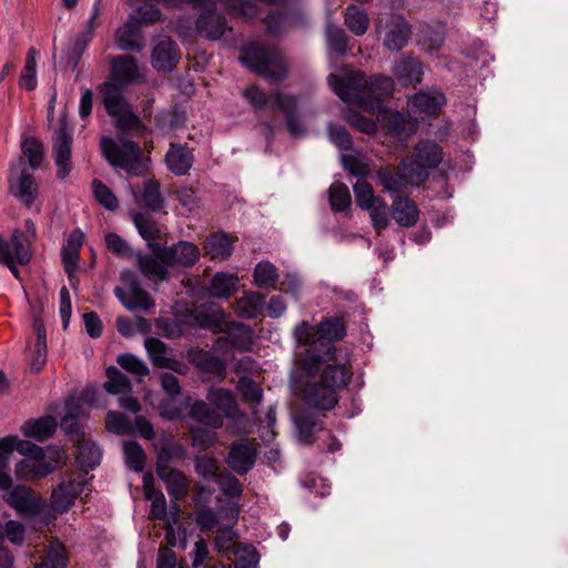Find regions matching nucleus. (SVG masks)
Here are the masks:
<instances>
[{"label": "nucleus", "mask_w": 568, "mask_h": 568, "mask_svg": "<svg viewBox=\"0 0 568 568\" xmlns=\"http://www.w3.org/2000/svg\"><path fill=\"white\" fill-rule=\"evenodd\" d=\"M375 28L383 38V45L389 51L405 48L413 33L412 26L402 14L378 19Z\"/></svg>", "instance_id": "obj_11"}, {"label": "nucleus", "mask_w": 568, "mask_h": 568, "mask_svg": "<svg viewBox=\"0 0 568 568\" xmlns=\"http://www.w3.org/2000/svg\"><path fill=\"white\" fill-rule=\"evenodd\" d=\"M257 454L255 439L242 437L231 444L225 462L235 474L243 476L254 468Z\"/></svg>", "instance_id": "obj_13"}, {"label": "nucleus", "mask_w": 568, "mask_h": 568, "mask_svg": "<svg viewBox=\"0 0 568 568\" xmlns=\"http://www.w3.org/2000/svg\"><path fill=\"white\" fill-rule=\"evenodd\" d=\"M241 63L263 75L272 83L283 81L287 75L284 57L274 48L252 44L243 50Z\"/></svg>", "instance_id": "obj_5"}, {"label": "nucleus", "mask_w": 568, "mask_h": 568, "mask_svg": "<svg viewBox=\"0 0 568 568\" xmlns=\"http://www.w3.org/2000/svg\"><path fill=\"white\" fill-rule=\"evenodd\" d=\"M37 50L30 48L27 52L26 64L21 71L19 78V84L21 88L32 91L37 88Z\"/></svg>", "instance_id": "obj_44"}, {"label": "nucleus", "mask_w": 568, "mask_h": 568, "mask_svg": "<svg viewBox=\"0 0 568 568\" xmlns=\"http://www.w3.org/2000/svg\"><path fill=\"white\" fill-rule=\"evenodd\" d=\"M136 266L145 278L154 282L169 280L168 265H164L155 255L136 254Z\"/></svg>", "instance_id": "obj_34"}, {"label": "nucleus", "mask_w": 568, "mask_h": 568, "mask_svg": "<svg viewBox=\"0 0 568 568\" xmlns=\"http://www.w3.org/2000/svg\"><path fill=\"white\" fill-rule=\"evenodd\" d=\"M135 202L151 212H160L164 207V197L161 193L160 183L156 180H145L142 183L140 193L133 191Z\"/></svg>", "instance_id": "obj_27"}, {"label": "nucleus", "mask_w": 568, "mask_h": 568, "mask_svg": "<svg viewBox=\"0 0 568 568\" xmlns=\"http://www.w3.org/2000/svg\"><path fill=\"white\" fill-rule=\"evenodd\" d=\"M105 420L109 430L115 434L125 435L133 433L132 422L120 412H108Z\"/></svg>", "instance_id": "obj_61"}, {"label": "nucleus", "mask_w": 568, "mask_h": 568, "mask_svg": "<svg viewBox=\"0 0 568 568\" xmlns=\"http://www.w3.org/2000/svg\"><path fill=\"white\" fill-rule=\"evenodd\" d=\"M344 21L348 30L355 36L365 34L369 27V18L366 11L355 4L346 8Z\"/></svg>", "instance_id": "obj_43"}, {"label": "nucleus", "mask_w": 568, "mask_h": 568, "mask_svg": "<svg viewBox=\"0 0 568 568\" xmlns=\"http://www.w3.org/2000/svg\"><path fill=\"white\" fill-rule=\"evenodd\" d=\"M150 248L169 267H192L200 260V248L192 242L180 240L171 245L150 244Z\"/></svg>", "instance_id": "obj_9"}, {"label": "nucleus", "mask_w": 568, "mask_h": 568, "mask_svg": "<svg viewBox=\"0 0 568 568\" xmlns=\"http://www.w3.org/2000/svg\"><path fill=\"white\" fill-rule=\"evenodd\" d=\"M305 398L311 406L320 410H331L338 402L337 390L321 381L307 385Z\"/></svg>", "instance_id": "obj_23"}, {"label": "nucleus", "mask_w": 568, "mask_h": 568, "mask_svg": "<svg viewBox=\"0 0 568 568\" xmlns=\"http://www.w3.org/2000/svg\"><path fill=\"white\" fill-rule=\"evenodd\" d=\"M195 473L204 479H214L217 476L220 465L215 457L203 455L194 459Z\"/></svg>", "instance_id": "obj_60"}, {"label": "nucleus", "mask_w": 568, "mask_h": 568, "mask_svg": "<svg viewBox=\"0 0 568 568\" xmlns=\"http://www.w3.org/2000/svg\"><path fill=\"white\" fill-rule=\"evenodd\" d=\"M68 412L62 417L60 422V426L63 429V432L67 435L74 436L78 442L83 438V432L81 429L80 423H79V406L73 405L70 406L69 403L67 404Z\"/></svg>", "instance_id": "obj_54"}, {"label": "nucleus", "mask_w": 568, "mask_h": 568, "mask_svg": "<svg viewBox=\"0 0 568 568\" xmlns=\"http://www.w3.org/2000/svg\"><path fill=\"white\" fill-rule=\"evenodd\" d=\"M59 128L52 134V152L57 166V178L64 180L72 171L73 128L67 116L59 118Z\"/></svg>", "instance_id": "obj_8"}, {"label": "nucleus", "mask_w": 568, "mask_h": 568, "mask_svg": "<svg viewBox=\"0 0 568 568\" xmlns=\"http://www.w3.org/2000/svg\"><path fill=\"white\" fill-rule=\"evenodd\" d=\"M116 363L130 374L144 377L149 375V367L143 361L131 353H123L116 357Z\"/></svg>", "instance_id": "obj_58"}, {"label": "nucleus", "mask_w": 568, "mask_h": 568, "mask_svg": "<svg viewBox=\"0 0 568 568\" xmlns=\"http://www.w3.org/2000/svg\"><path fill=\"white\" fill-rule=\"evenodd\" d=\"M204 248L211 260L225 261L233 253V243L225 233H214L207 237Z\"/></svg>", "instance_id": "obj_39"}, {"label": "nucleus", "mask_w": 568, "mask_h": 568, "mask_svg": "<svg viewBox=\"0 0 568 568\" xmlns=\"http://www.w3.org/2000/svg\"><path fill=\"white\" fill-rule=\"evenodd\" d=\"M84 483L75 479L62 480L58 484L51 494L50 504L54 511L59 514L67 513L82 494Z\"/></svg>", "instance_id": "obj_18"}, {"label": "nucleus", "mask_w": 568, "mask_h": 568, "mask_svg": "<svg viewBox=\"0 0 568 568\" xmlns=\"http://www.w3.org/2000/svg\"><path fill=\"white\" fill-rule=\"evenodd\" d=\"M171 459L170 447H163L156 459V475L165 484L171 499L182 500L189 494V480L183 471L170 467Z\"/></svg>", "instance_id": "obj_12"}, {"label": "nucleus", "mask_w": 568, "mask_h": 568, "mask_svg": "<svg viewBox=\"0 0 568 568\" xmlns=\"http://www.w3.org/2000/svg\"><path fill=\"white\" fill-rule=\"evenodd\" d=\"M328 84L341 100L356 104L365 110L378 106L394 92L392 77L375 74L367 80L363 72L353 71L345 75L329 74Z\"/></svg>", "instance_id": "obj_1"}, {"label": "nucleus", "mask_w": 568, "mask_h": 568, "mask_svg": "<svg viewBox=\"0 0 568 568\" xmlns=\"http://www.w3.org/2000/svg\"><path fill=\"white\" fill-rule=\"evenodd\" d=\"M226 342L237 351H251L253 344V331L243 323H233L226 332Z\"/></svg>", "instance_id": "obj_40"}, {"label": "nucleus", "mask_w": 568, "mask_h": 568, "mask_svg": "<svg viewBox=\"0 0 568 568\" xmlns=\"http://www.w3.org/2000/svg\"><path fill=\"white\" fill-rule=\"evenodd\" d=\"M264 308V296L260 293H248L236 302V314L245 320L256 318Z\"/></svg>", "instance_id": "obj_42"}, {"label": "nucleus", "mask_w": 568, "mask_h": 568, "mask_svg": "<svg viewBox=\"0 0 568 568\" xmlns=\"http://www.w3.org/2000/svg\"><path fill=\"white\" fill-rule=\"evenodd\" d=\"M123 450L126 466L135 473L143 471L146 464V455L142 446L136 442H125Z\"/></svg>", "instance_id": "obj_46"}, {"label": "nucleus", "mask_w": 568, "mask_h": 568, "mask_svg": "<svg viewBox=\"0 0 568 568\" xmlns=\"http://www.w3.org/2000/svg\"><path fill=\"white\" fill-rule=\"evenodd\" d=\"M7 443L10 445V454L13 450H17L21 455L27 456V458L33 457L36 454H42L43 448L33 444L29 440L20 439L18 436H7L4 437Z\"/></svg>", "instance_id": "obj_63"}, {"label": "nucleus", "mask_w": 568, "mask_h": 568, "mask_svg": "<svg viewBox=\"0 0 568 568\" xmlns=\"http://www.w3.org/2000/svg\"><path fill=\"white\" fill-rule=\"evenodd\" d=\"M442 161L443 149L434 141L423 140L414 148L413 155L408 156V166L413 171L414 180L423 185L429 178V171Z\"/></svg>", "instance_id": "obj_10"}, {"label": "nucleus", "mask_w": 568, "mask_h": 568, "mask_svg": "<svg viewBox=\"0 0 568 568\" xmlns=\"http://www.w3.org/2000/svg\"><path fill=\"white\" fill-rule=\"evenodd\" d=\"M189 416L205 426L219 428L223 424L222 416L204 400H194L190 405Z\"/></svg>", "instance_id": "obj_38"}, {"label": "nucleus", "mask_w": 568, "mask_h": 568, "mask_svg": "<svg viewBox=\"0 0 568 568\" xmlns=\"http://www.w3.org/2000/svg\"><path fill=\"white\" fill-rule=\"evenodd\" d=\"M209 404L222 412L225 417L233 418L239 413L236 399L231 389L225 387H211L206 395Z\"/></svg>", "instance_id": "obj_32"}, {"label": "nucleus", "mask_w": 568, "mask_h": 568, "mask_svg": "<svg viewBox=\"0 0 568 568\" xmlns=\"http://www.w3.org/2000/svg\"><path fill=\"white\" fill-rule=\"evenodd\" d=\"M332 362L333 364H327L322 371L321 382L335 390L345 388L353 375L351 368L346 366L349 363L348 353L345 352L344 357L337 353V359Z\"/></svg>", "instance_id": "obj_21"}, {"label": "nucleus", "mask_w": 568, "mask_h": 568, "mask_svg": "<svg viewBox=\"0 0 568 568\" xmlns=\"http://www.w3.org/2000/svg\"><path fill=\"white\" fill-rule=\"evenodd\" d=\"M139 75L136 60L132 55H121L112 62L111 80L120 88L133 82Z\"/></svg>", "instance_id": "obj_30"}, {"label": "nucleus", "mask_w": 568, "mask_h": 568, "mask_svg": "<svg viewBox=\"0 0 568 568\" xmlns=\"http://www.w3.org/2000/svg\"><path fill=\"white\" fill-rule=\"evenodd\" d=\"M244 402L260 405L263 400V389L248 376H241L236 386Z\"/></svg>", "instance_id": "obj_51"}, {"label": "nucleus", "mask_w": 568, "mask_h": 568, "mask_svg": "<svg viewBox=\"0 0 568 568\" xmlns=\"http://www.w3.org/2000/svg\"><path fill=\"white\" fill-rule=\"evenodd\" d=\"M108 381L104 383V389L109 394H121L131 392L130 379L115 366H110L106 369Z\"/></svg>", "instance_id": "obj_48"}, {"label": "nucleus", "mask_w": 568, "mask_h": 568, "mask_svg": "<svg viewBox=\"0 0 568 568\" xmlns=\"http://www.w3.org/2000/svg\"><path fill=\"white\" fill-rule=\"evenodd\" d=\"M1 248L9 252L11 258L17 260L19 265H27L32 258L31 239L19 229L13 230L8 239L0 234Z\"/></svg>", "instance_id": "obj_20"}, {"label": "nucleus", "mask_w": 568, "mask_h": 568, "mask_svg": "<svg viewBox=\"0 0 568 568\" xmlns=\"http://www.w3.org/2000/svg\"><path fill=\"white\" fill-rule=\"evenodd\" d=\"M446 103V98L440 91H419L409 100V106L413 112L420 115H436Z\"/></svg>", "instance_id": "obj_26"}, {"label": "nucleus", "mask_w": 568, "mask_h": 568, "mask_svg": "<svg viewBox=\"0 0 568 568\" xmlns=\"http://www.w3.org/2000/svg\"><path fill=\"white\" fill-rule=\"evenodd\" d=\"M204 11L200 13L195 21L197 33L206 40H219L227 30V22L223 14L215 11V2L213 7L209 6L203 8Z\"/></svg>", "instance_id": "obj_17"}, {"label": "nucleus", "mask_w": 568, "mask_h": 568, "mask_svg": "<svg viewBox=\"0 0 568 568\" xmlns=\"http://www.w3.org/2000/svg\"><path fill=\"white\" fill-rule=\"evenodd\" d=\"M97 91L101 95L105 112L114 120L118 132L129 134L142 130L143 123L124 98L122 88L114 82H103L98 85Z\"/></svg>", "instance_id": "obj_3"}, {"label": "nucleus", "mask_w": 568, "mask_h": 568, "mask_svg": "<svg viewBox=\"0 0 568 568\" xmlns=\"http://www.w3.org/2000/svg\"><path fill=\"white\" fill-rule=\"evenodd\" d=\"M186 358L199 372L223 379L226 375V363L211 352L199 347L190 348Z\"/></svg>", "instance_id": "obj_19"}, {"label": "nucleus", "mask_w": 568, "mask_h": 568, "mask_svg": "<svg viewBox=\"0 0 568 568\" xmlns=\"http://www.w3.org/2000/svg\"><path fill=\"white\" fill-rule=\"evenodd\" d=\"M320 341L333 344L346 336L347 329L345 323L335 316L323 317L318 323Z\"/></svg>", "instance_id": "obj_41"}, {"label": "nucleus", "mask_w": 568, "mask_h": 568, "mask_svg": "<svg viewBox=\"0 0 568 568\" xmlns=\"http://www.w3.org/2000/svg\"><path fill=\"white\" fill-rule=\"evenodd\" d=\"M97 91L101 95L105 112L114 120L118 132L129 134L142 130L143 123L124 98L122 88L114 82H103L98 85Z\"/></svg>", "instance_id": "obj_4"}, {"label": "nucleus", "mask_w": 568, "mask_h": 568, "mask_svg": "<svg viewBox=\"0 0 568 568\" xmlns=\"http://www.w3.org/2000/svg\"><path fill=\"white\" fill-rule=\"evenodd\" d=\"M378 183L389 193H399L407 185L420 186L419 181L414 180L413 171L408 166V156H405L397 169L392 165L381 166L376 172Z\"/></svg>", "instance_id": "obj_15"}, {"label": "nucleus", "mask_w": 568, "mask_h": 568, "mask_svg": "<svg viewBox=\"0 0 568 568\" xmlns=\"http://www.w3.org/2000/svg\"><path fill=\"white\" fill-rule=\"evenodd\" d=\"M331 207L334 212H344L351 204V193L347 185L343 182H334L328 190Z\"/></svg>", "instance_id": "obj_45"}, {"label": "nucleus", "mask_w": 568, "mask_h": 568, "mask_svg": "<svg viewBox=\"0 0 568 568\" xmlns=\"http://www.w3.org/2000/svg\"><path fill=\"white\" fill-rule=\"evenodd\" d=\"M69 558L65 548L57 542L51 544L41 564L45 568H67Z\"/></svg>", "instance_id": "obj_57"}, {"label": "nucleus", "mask_w": 568, "mask_h": 568, "mask_svg": "<svg viewBox=\"0 0 568 568\" xmlns=\"http://www.w3.org/2000/svg\"><path fill=\"white\" fill-rule=\"evenodd\" d=\"M9 192L27 207H30L38 196V183L24 168L22 158L19 159L17 165L11 168Z\"/></svg>", "instance_id": "obj_14"}, {"label": "nucleus", "mask_w": 568, "mask_h": 568, "mask_svg": "<svg viewBox=\"0 0 568 568\" xmlns=\"http://www.w3.org/2000/svg\"><path fill=\"white\" fill-rule=\"evenodd\" d=\"M3 500L20 515L34 517L42 509L41 500L24 485H16L3 495Z\"/></svg>", "instance_id": "obj_16"}, {"label": "nucleus", "mask_w": 568, "mask_h": 568, "mask_svg": "<svg viewBox=\"0 0 568 568\" xmlns=\"http://www.w3.org/2000/svg\"><path fill=\"white\" fill-rule=\"evenodd\" d=\"M353 189L356 202L363 210H368L383 200L374 195L372 185L365 179H358Z\"/></svg>", "instance_id": "obj_52"}, {"label": "nucleus", "mask_w": 568, "mask_h": 568, "mask_svg": "<svg viewBox=\"0 0 568 568\" xmlns=\"http://www.w3.org/2000/svg\"><path fill=\"white\" fill-rule=\"evenodd\" d=\"M121 286L113 291L115 297L128 311L149 312L155 306L153 297L142 288L134 271L125 268L120 272Z\"/></svg>", "instance_id": "obj_7"}, {"label": "nucleus", "mask_w": 568, "mask_h": 568, "mask_svg": "<svg viewBox=\"0 0 568 568\" xmlns=\"http://www.w3.org/2000/svg\"><path fill=\"white\" fill-rule=\"evenodd\" d=\"M326 40L328 48L338 55H345L347 51V36L346 32L334 24L326 27Z\"/></svg>", "instance_id": "obj_56"}, {"label": "nucleus", "mask_w": 568, "mask_h": 568, "mask_svg": "<svg viewBox=\"0 0 568 568\" xmlns=\"http://www.w3.org/2000/svg\"><path fill=\"white\" fill-rule=\"evenodd\" d=\"M295 426L297 430V438L303 444H311L314 440V432L322 429L317 422L307 415H300L295 417Z\"/></svg>", "instance_id": "obj_55"}, {"label": "nucleus", "mask_w": 568, "mask_h": 568, "mask_svg": "<svg viewBox=\"0 0 568 568\" xmlns=\"http://www.w3.org/2000/svg\"><path fill=\"white\" fill-rule=\"evenodd\" d=\"M194 156L187 146L171 144L165 155L168 169L178 176L186 174L193 165Z\"/></svg>", "instance_id": "obj_28"}, {"label": "nucleus", "mask_w": 568, "mask_h": 568, "mask_svg": "<svg viewBox=\"0 0 568 568\" xmlns=\"http://www.w3.org/2000/svg\"><path fill=\"white\" fill-rule=\"evenodd\" d=\"M133 222L138 229L139 234L150 244H156L155 241L160 237V230L156 223L143 213H135Z\"/></svg>", "instance_id": "obj_49"}, {"label": "nucleus", "mask_w": 568, "mask_h": 568, "mask_svg": "<svg viewBox=\"0 0 568 568\" xmlns=\"http://www.w3.org/2000/svg\"><path fill=\"white\" fill-rule=\"evenodd\" d=\"M100 149L111 166L121 169L130 175L140 176L144 173V165L141 161L142 151L138 142L103 136L100 141Z\"/></svg>", "instance_id": "obj_6"}, {"label": "nucleus", "mask_w": 568, "mask_h": 568, "mask_svg": "<svg viewBox=\"0 0 568 568\" xmlns=\"http://www.w3.org/2000/svg\"><path fill=\"white\" fill-rule=\"evenodd\" d=\"M92 191L99 204L106 210L115 211L119 207L118 197L112 192V190L101 180L94 179L92 181Z\"/></svg>", "instance_id": "obj_53"}, {"label": "nucleus", "mask_w": 568, "mask_h": 568, "mask_svg": "<svg viewBox=\"0 0 568 568\" xmlns=\"http://www.w3.org/2000/svg\"><path fill=\"white\" fill-rule=\"evenodd\" d=\"M75 458L80 468L87 473L100 465L102 450L95 443L82 438L79 440Z\"/></svg>", "instance_id": "obj_35"}, {"label": "nucleus", "mask_w": 568, "mask_h": 568, "mask_svg": "<svg viewBox=\"0 0 568 568\" xmlns=\"http://www.w3.org/2000/svg\"><path fill=\"white\" fill-rule=\"evenodd\" d=\"M254 283L257 287L267 288L274 287L278 274L276 267L270 262H261L254 268Z\"/></svg>", "instance_id": "obj_50"}, {"label": "nucleus", "mask_w": 568, "mask_h": 568, "mask_svg": "<svg viewBox=\"0 0 568 568\" xmlns=\"http://www.w3.org/2000/svg\"><path fill=\"white\" fill-rule=\"evenodd\" d=\"M179 60V47L171 39L162 40L153 48L152 65L159 71L171 72Z\"/></svg>", "instance_id": "obj_24"}, {"label": "nucleus", "mask_w": 568, "mask_h": 568, "mask_svg": "<svg viewBox=\"0 0 568 568\" xmlns=\"http://www.w3.org/2000/svg\"><path fill=\"white\" fill-rule=\"evenodd\" d=\"M144 346L148 351L150 359L153 366L158 368H163V366H168L169 356V347L168 345L156 337H148L144 342Z\"/></svg>", "instance_id": "obj_47"}, {"label": "nucleus", "mask_w": 568, "mask_h": 568, "mask_svg": "<svg viewBox=\"0 0 568 568\" xmlns=\"http://www.w3.org/2000/svg\"><path fill=\"white\" fill-rule=\"evenodd\" d=\"M141 41L142 34L138 18L131 17L115 32L116 47L122 51L139 52L142 49Z\"/></svg>", "instance_id": "obj_25"}, {"label": "nucleus", "mask_w": 568, "mask_h": 568, "mask_svg": "<svg viewBox=\"0 0 568 568\" xmlns=\"http://www.w3.org/2000/svg\"><path fill=\"white\" fill-rule=\"evenodd\" d=\"M260 556L254 547H242L235 551L236 568H257Z\"/></svg>", "instance_id": "obj_64"}, {"label": "nucleus", "mask_w": 568, "mask_h": 568, "mask_svg": "<svg viewBox=\"0 0 568 568\" xmlns=\"http://www.w3.org/2000/svg\"><path fill=\"white\" fill-rule=\"evenodd\" d=\"M293 335L296 343L304 347V352L298 354V364L304 376L314 377L323 364L337 359L334 344L320 341L318 324L312 325L303 321L295 326Z\"/></svg>", "instance_id": "obj_2"}, {"label": "nucleus", "mask_w": 568, "mask_h": 568, "mask_svg": "<svg viewBox=\"0 0 568 568\" xmlns=\"http://www.w3.org/2000/svg\"><path fill=\"white\" fill-rule=\"evenodd\" d=\"M393 73L402 87H416L423 80V63L414 57H405L396 61Z\"/></svg>", "instance_id": "obj_22"}, {"label": "nucleus", "mask_w": 568, "mask_h": 568, "mask_svg": "<svg viewBox=\"0 0 568 568\" xmlns=\"http://www.w3.org/2000/svg\"><path fill=\"white\" fill-rule=\"evenodd\" d=\"M33 328L37 333V338L33 346L34 349L30 362V368L32 372L38 373L47 363V329L40 318L34 320Z\"/></svg>", "instance_id": "obj_37"}, {"label": "nucleus", "mask_w": 568, "mask_h": 568, "mask_svg": "<svg viewBox=\"0 0 568 568\" xmlns=\"http://www.w3.org/2000/svg\"><path fill=\"white\" fill-rule=\"evenodd\" d=\"M237 277L225 273H215L207 286V294L214 298H229L235 291L237 285Z\"/></svg>", "instance_id": "obj_36"}, {"label": "nucleus", "mask_w": 568, "mask_h": 568, "mask_svg": "<svg viewBox=\"0 0 568 568\" xmlns=\"http://www.w3.org/2000/svg\"><path fill=\"white\" fill-rule=\"evenodd\" d=\"M54 468V465L45 460V453L42 450V454L20 460L16 465V474L18 477L42 478L53 473Z\"/></svg>", "instance_id": "obj_31"}, {"label": "nucleus", "mask_w": 568, "mask_h": 568, "mask_svg": "<svg viewBox=\"0 0 568 568\" xmlns=\"http://www.w3.org/2000/svg\"><path fill=\"white\" fill-rule=\"evenodd\" d=\"M226 4L235 14L246 20L255 19L260 13L255 0H227Z\"/></svg>", "instance_id": "obj_62"}, {"label": "nucleus", "mask_w": 568, "mask_h": 568, "mask_svg": "<svg viewBox=\"0 0 568 568\" xmlns=\"http://www.w3.org/2000/svg\"><path fill=\"white\" fill-rule=\"evenodd\" d=\"M392 216L402 227H412L419 220L416 203L407 196H397L392 203Z\"/></svg>", "instance_id": "obj_29"}, {"label": "nucleus", "mask_w": 568, "mask_h": 568, "mask_svg": "<svg viewBox=\"0 0 568 568\" xmlns=\"http://www.w3.org/2000/svg\"><path fill=\"white\" fill-rule=\"evenodd\" d=\"M22 153L28 159L31 169L37 170L43 160L42 144L32 136L27 138L22 144Z\"/></svg>", "instance_id": "obj_59"}, {"label": "nucleus", "mask_w": 568, "mask_h": 568, "mask_svg": "<svg viewBox=\"0 0 568 568\" xmlns=\"http://www.w3.org/2000/svg\"><path fill=\"white\" fill-rule=\"evenodd\" d=\"M55 429L57 420L50 415L38 419H29L21 427V432L26 437L33 438L38 442H44L52 437Z\"/></svg>", "instance_id": "obj_33"}]
</instances>
